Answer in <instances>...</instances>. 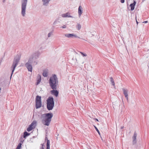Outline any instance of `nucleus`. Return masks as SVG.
Listing matches in <instances>:
<instances>
[{"instance_id": "f257e3e1", "label": "nucleus", "mask_w": 149, "mask_h": 149, "mask_svg": "<svg viewBox=\"0 0 149 149\" xmlns=\"http://www.w3.org/2000/svg\"><path fill=\"white\" fill-rule=\"evenodd\" d=\"M58 83V78L56 75L53 74L49 79V83L51 88L53 90L51 91V93L57 97L58 95V91L56 90L57 85Z\"/></svg>"}, {"instance_id": "f03ea898", "label": "nucleus", "mask_w": 149, "mask_h": 149, "mask_svg": "<svg viewBox=\"0 0 149 149\" xmlns=\"http://www.w3.org/2000/svg\"><path fill=\"white\" fill-rule=\"evenodd\" d=\"M53 116V114L52 113L42 114L41 115V118H42V123L46 126L49 125Z\"/></svg>"}, {"instance_id": "7ed1b4c3", "label": "nucleus", "mask_w": 149, "mask_h": 149, "mask_svg": "<svg viewBox=\"0 0 149 149\" xmlns=\"http://www.w3.org/2000/svg\"><path fill=\"white\" fill-rule=\"evenodd\" d=\"M21 58V55L19 54H17L15 57L13 63L12 64V65L11 66V68L12 70V72L11 73V75L10 76V79H11L12 75L15 70L16 67L18 65L19 62V60Z\"/></svg>"}, {"instance_id": "20e7f679", "label": "nucleus", "mask_w": 149, "mask_h": 149, "mask_svg": "<svg viewBox=\"0 0 149 149\" xmlns=\"http://www.w3.org/2000/svg\"><path fill=\"white\" fill-rule=\"evenodd\" d=\"M47 108L49 110H52L54 106V98L52 97H49L47 100Z\"/></svg>"}, {"instance_id": "39448f33", "label": "nucleus", "mask_w": 149, "mask_h": 149, "mask_svg": "<svg viewBox=\"0 0 149 149\" xmlns=\"http://www.w3.org/2000/svg\"><path fill=\"white\" fill-rule=\"evenodd\" d=\"M28 0H21V14L23 17L25 16V11Z\"/></svg>"}, {"instance_id": "423d86ee", "label": "nucleus", "mask_w": 149, "mask_h": 149, "mask_svg": "<svg viewBox=\"0 0 149 149\" xmlns=\"http://www.w3.org/2000/svg\"><path fill=\"white\" fill-rule=\"evenodd\" d=\"M37 122L36 121H33L29 125L27 129V130L28 132H30L34 129L36 126V124Z\"/></svg>"}, {"instance_id": "0eeeda50", "label": "nucleus", "mask_w": 149, "mask_h": 149, "mask_svg": "<svg viewBox=\"0 0 149 149\" xmlns=\"http://www.w3.org/2000/svg\"><path fill=\"white\" fill-rule=\"evenodd\" d=\"M28 62L33 65H36L38 63L37 60L31 56L30 57Z\"/></svg>"}, {"instance_id": "6e6552de", "label": "nucleus", "mask_w": 149, "mask_h": 149, "mask_svg": "<svg viewBox=\"0 0 149 149\" xmlns=\"http://www.w3.org/2000/svg\"><path fill=\"white\" fill-rule=\"evenodd\" d=\"M137 134L136 131L134 132V135L132 137V143L133 145H135L136 144L137 142L136 140V138L137 136Z\"/></svg>"}, {"instance_id": "1a4fd4ad", "label": "nucleus", "mask_w": 149, "mask_h": 149, "mask_svg": "<svg viewBox=\"0 0 149 149\" xmlns=\"http://www.w3.org/2000/svg\"><path fill=\"white\" fill-rule=\"evenodd\" d=\"M65 37L68 38H71L74 37L75 38H80V37L77 36V35L73 33H66L64 35Z\"/></svg>"}, {"instance_id": "9d476101", "label": "nucleus", "mask_w": 149, "mask_h": 149, "mask_svg": "<svg viewBox=\"0 0 149 149\" xmlns=\"http://www.w3.org/2000/svg\"><path fill=\"white\" fill-rule=\"evenodd\" d=\"M32 65L28 62L25 64L26 67L27 68L29 71L31 72L32 71Z\"/></svg>"}, {"instance_id": "9b49d317", "label": "nucleus", "mask_w": 149, "mask_h": 149, "mask_svg": "<svg viewBox=\"0 0 149 149\" xmlns=\"http://www.w3.org/2000/svg\"><path fill=\"white\" fill-rule=\"evenodd\" d=\"M40 54V52L39 51H37L36 52L34 53L31 56H32L33 58H35V59L37 60V59L38 58Z\"/></svg>"}, {"instance_id": "f8f14e48", "label": "nucleus", "mask_w": 149, "mask_h": 149, "mask_svg": "<svg viewBox=\"0 0 149 149\" xmlns=\"http://www.w3.org/2000/svg\"><path fill=\"white\" fill-rule=\"evenodd\" d=\"M123 93L126 99L127 100H128V90L127 89H125L124 88H123Z\"/></svg>"}, {"instance_id": "ddd939ff", "label": "nucleus", "mask_w": 149, "mask_h": 149, "mask_svg": "<svg viewBox=\"0 0 149 149\" xmlns=\"http://www.w3.org/2000/svg\"><path fill=\"white\" fill-rule=\"evenodd\" d=\"M136 3V2L135 1H134L133 3H131L130 5V6L131 7V10L132 11L134 10L135 7Z\"/></svg>"}, {"instance_id": "4468645a", "label": "nucleus", "mask_w": 149, "mask_h": 149, "mask_svg": "<svg viewBox=\"0 0 149 149\" xmlns=\"http://www.w3.org/2000/svg\"><path fill=\"white\" fill-rule=\"evenodd\" d=\"M42 106V102H36V109L40 108Z\"/></svg>"}, {"instance_id": "2eb2a0df", "label": "nucleus", "mask_w": 149, "mask_h": 149, "mask_svg": "<svg viewBox=\"0 0 149 149\" xmlns=\"http://www.w3.org/2000/svg\"><path fill=\"white\" fill-rule=\"evenodd\" d=\"M62 16L63 17H73L72 16H71L70 13H67L65 14H63L62 15Z\"/></svg>"}, {"instance_id": "dca6fc26", "label": "nucleus", "mask_w": 149, "mask_h": 149, "mask_svg": "<svg viewBox=\"0 0 149 149\" xmlns=\"http://www.w3.org/2000/svg\"><path fill=\"white\" fill-rule=\"evenodd\" d=\"M82 8L81 6H80L78 8V14L79 16L80 17L82 13Z\"/></svg>"}, {"instance_id": "f3484780", "label": "nucleus", "mask_w": 149, "mask_h": 149, "mask_svg": "<svg viewBox=\"0 0 149 149\" xmlns=\"http://www.w3.org/2000/svg\"><path fill=\"white\" fill-rule=\"evenodd\" d=\"M36 102H42L41 96L38 95L36 96Z\"/></svg>"}, {"instance_id": "a211bd4d", "label": "nucleus", "mask_w": 149, "mask_h": 149, "mask_svg": "<svg viewBox=\"0 0 149 149\" xmlns=\"http://www.w3.org/2000/svg\"><path fill=\"white\" fill-rule=\"evenodd\" d=\"M30 134L29 133L27 132L26 131H25L24 132V135H23V138L26 139V137L29 135Z\"/></svg>"}, {"instance_id": "6ab92c4d", "label": "nucleus", "mask_w": 149, "mask_h": 149, "mask_svg": "<svg viewBox=\"0 0 149 149\" xmlns=\"http://www.w3.org/2000/svg\"><path fill=\"white\" fill-rule=\"evenodd\" d=\"M50 1V0H42V1L43 2V5H45L46 4L49 3Z\"/></svg>"}, {"instance_id": "aec40b11", "label": "nucleus", "mask_w": 149, "mask_h": 149, "mask_svg": "<svg viewBox=\"0 0 149 149\" xmlns=\"http://www.w3.org/2000/svg\"><path fill=\"white\" fill-rule=\"evenodd\" d=\"M110 81L112 85L113 86H114L115 84L114 82L113 79L112 77H110Z\"/></svg>"}, {"instance_id": "412c9836", "label": "nucleus", "mask_w": 149, "mask_h": 149, "mask_svg": "<svg viewBox=\"0 0 149 149\" xmlns=\"http://www.w3.org/2000/svg\"><path fill=\"white\" fill-rule=\"evenodd\" d=\"M42 75L44 77H47L48 75V73L46 71H44L42 73Z\"/></svg>"}, {"instance_id": "4be33fe9", "label": "nucleus", "mask_w": 149, "mask_h": 149, "mask_svg": "<svg viewBox=\"0 0 149 149\" xmlns=\"http://www.w3.org/2000/svg\"><path fill=\"white\" fill-rule=\"evenodd\" d=\"M47 148H50V141L49 140H47L46 143Z\"/></svg>"}, {"instance_id": "5701e85b", "label": "nucleus", "mask_w": 149, "mask_h": 149, "mask_svg": "<svg viewBox=\"0 0 149 149\" xmlns=\"http://www.w3.org/2000/svg\"><path fill=\"white\" fill-rule=\"evenodd\" d=\"M22 143H19L17 146L16 149H21V148Z\"/></svg>"}, {"instance_id": "b1692460", "label": "nucleus", "mask_w": 149, "mask_h": 149, "mask_svg": "<svg viewBox=\"0 0 149 149\" xmlns=\"http://www.w3.org/2000/svg\"><path fill=\"white\" fill-rule=\"evenodd\" d=\"M81 28V25L79 24H78L77 26V29L78 30H79Z\"/></svg>"}, {"instance_id": "393cba45", "label": "nucleus", "mask_w": 149, "mask_h": 149, "mask_svg": "<svg viewBox=\"0 0 149 149\" xmlns=\"http://www.w3.org/2000/svg\"><path fill=\"white\" fill-rule=\"evenodd\" d=\"M41 80V77L40 76V78H39L37 82H36V84L38 85V84L40 82Z\"/></svg>"}, {"instance_id": "a878e982", "label": "nucleus", "mask_w": 149, "mask_h": 149, "mask_svg": "<svg viewBox=\"0 0 149 149\" xmlns=\"http://www.w3.org/2000/svg\"><path fill=\"white\" fill-rule=\"evenodd\" d=\"M94 127L95 129L96 130V131L98 133V134L100 135V133L99 132V130H98V129L97 128V127L96 126H94Z\"/></svg>"}, {"instance_id": "bb28decb", "label": "nucleus", "mask_w": 149, "mask_h": 149, "mask_svg": "<svg viewBox=\"0 0 149 149\" xmlns=\"http://www.w3.org/2000/svg\"><path fill=\"white\" fill-rule=\"evenodd\" d=\"M80 53H81V54H82V56H83V57H84V56H87V55L86 54H84V53L83 52H80Z\"/></svg>"}, {"instance_id": "cd10ccee", "label": "nucleus", "mask_w": 149, "mask_h": 149, "mask_svg": "<svg viewBox=\"0 0 149 149\" xmlns=\"http://www.w3.org/2000/svg\"><path fill=\"white\" fill-rule=\"evenodd\" d=\"M22 139H23V137H22V136H21L20 138L21 141H20V143H21L22 144V143H23L24 141V140H22Z\"/></svg>"}, {"instance_id": "c85d7f7f", "label": "nucleus", "mask_w": 149, "mask_h": 149, "mask_svg": "<svg viewBox=\"0 0 149 149\" xmlns=\"http://www.w3.org/2000/svg\"><path fill=\"white\" fill-rule=\"evenodd\" d=\"M52 32H49V33L48 34V37H50L51 36L52 34Z\"/></svg>"}, {"instance_id": "c756f323", "label": "nucleus", "mask_w": 149, "mask_h": 149, "mask_svg": "<svg viewBox=\"0 0 149 149\" xmlns=\"http://www.w3.org/2000/svg\"><path fill=\"white\" fill-rule=\"evenodd\" d=\"M60 28L63 29H65L66 28V26L65 25H63V26L60 27Z\"/></svg>"}, {"instance_id": "7c9ffc66", "label": "nucleus", "mask_w": 149, "mask_h": 149, "mask_svg": "<svg viewBox=\"0 0 149 149\" xmlns=\"http://www.w3.org/2000/svg\"><path fill=\"white\" fill-rule=\"evenodd\" d=\"M120 2L122 3H123L125 2V0H120Z\"/></svg>"}, {"instance_id": "2f4dec72", "label": "nucleus", "mask_w": 149, "mask_h": 149, "mask_svg": "<svg viewBox=\"0 0 149 149\" xmlns=\"http://www.w3.org/2000/svg\"><path fill=\"white\" fill-rule=\"evenodd\" d=\"M94 120H95L97 121H98V122L99 121L96 118H94Z\"/></svg>"}, {"instance_id": "473e14b6", "label": "nucleus", "mask_w": 149, "mask_h": 149, "mask_svg": "<svg viewBox=\"0 0 149 149\" xmlns=\"http://www.w3.org/2000/svg\"><path fill=\"white\" fill-rule=\"evenodd\" d=\"M148 22L147 21H144L143 22V23H146Z\"/></svg>"}, {"instance_id": "72a5a7b5", "label": "nucleus", "mask_w": 149, "mask_h": 149, "mask_svg": "<svg viewBox=\"0 0 149 149\" xmlns=\"http://www.w3.org/2000/svg\"><path fill=\"white\" fill-rule=\"evenodd\" d=\"M47 140H48L47 138V137H46L45 138V141H46V140L47 141Z\"/></svg>"}, {"instance_id": "f704fd0d", "label": "nucleus", "mask_w": 149, "mask_h": 149, "mask_svg": "<svg viewBox=\"0 0 149 149\" xmlns=\"http://www.w3.org/2000/svg\"><path fill=\"white\" fill-rule=\"evenodd\" d=\"M56 21H55V22H54L53 24H56Z\"/></svg>"}, {"instance_id": "c9c22d12", "label": "nucleus", "mask_w": 149, "mask_h": 149, "mask_svg": "<svg viewBox=\"0 0 149 149\" xmlns=\"http://www.w3.org/2000/svg\"><path fill=\"white\" fill-rule=\"evenodd\" d=\"M124 128V126H121V129H123V128Z\"/></svg>"}, {"instance_id": "e433bc0d", "label": "nucleus", "mask_w": 149, "mask_h": 149, "mask_svg": "<svg viewBox=\"0 0 149 149\" xmlns=\"http://www.w3.org/2000/svg\"><path fill=\"white\" fill-rule=\"evenodd\" d=\"M136 23H137V24H138V22L136 20Z\"/></svg>"}, {"instance_id": "4c0bfd02", "label": "nucleus", "mask_w": 149, "mask_h": 149, "mask_svg": "<svg viewBox=\"0 0 149 149\" xmlns=\"http://www.w3.org/2000/svg\"><path fill=\"white\" fill-rule=\"evenodd\" d=\"M5 0H3V2H5Z\"/></svg>"}, {"instance_id": "58836bf2", "label": "nucleus", "mask_w": 149, "mask_h": 149, "mask_svg": "<svg viewBox=\"0 0 149 149\" xmlns=\"http://www.w3.org/2000/svg\"><path fill=\"white\" fill-rule=\"evenodd\" d=\"M47 149H50V148H46Z\"/></svg>"}, {"instance_id": "ea45409f", "label": "nucleus", "mask_w": 149, "mask_h": 149, "mask_svg": "<svg viewBox=\"0 0 149 149\" xmlns=\"http://www.w3.org/2000/svg\"><path fill=\"white\" fill-rule=\"evenodd\" d=\"M145 0H143V1H145Z\"/></svg>"}]
</instances>
